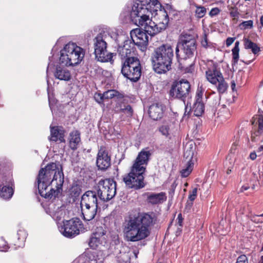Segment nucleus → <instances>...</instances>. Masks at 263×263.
I'll return each instance as SVG.
<instances>
[{
	"label": "nucleus",
	"mask_w": 263,
	"mask_h": 263,
	"mask_svg": "<svg viewBox=\"0 0 263 263\" xmlns=\"http://www.w3.org/2000/svg\"><path fill=\"white\" fill-rule=\"evenodd\" d=\"M156 221L154 213H138L130 214L123 223V232L127 241L135 242L147 237L150 229Z\"/></svg>",
	"instance_id": "nucleus-1"
},
{
	"label": "nucleus",
	"mask_w": 263,
	"mask_h": 263,
	"mask_svg": "<svg viewBox=\"0 0 263 263\" xmlns=\"http://www.w3.org/2000/svg\"><path fill=\"white\" fill-rule=\"evenodd\" d=\"M173 56V49L170 44H163L155 49L151 57L155 71L161 74L170 70Z\"/></svg>",
	"instance_id": "nucleus-2"
},
{
	"label": "nucleus",
	"mask_w": 263,
	"mask_h": 263,
	"mask_svg": "<svg viewBox=\"0 0 263 263\" xmlns=\"http://www.w3.org/2000/svg\"><path fill=\"white\" fill-rule=\"evenodd\" d=\"M153 12L154 11L148 10L147 8L136 9V8L132 7L130 14L132 22L151 36L154 35L155 32L158 31L157 29L153 28V25L155 26V22L151 18Z\"/></svg>",
	"instance_id": "nucleus-3"
},
{
	"label": "nucleus",
	"mask_w": 263,
	"mask_h": 263,
	"mask_svg": "<svg viewBox=\"0 0 263 263\" xmlns=\"http://www.w3.org/2000/svg\"><path fill=\"white\" fill-rule=\"evenodd\" d=\"M85 54L83 48L76 43L70 42L61 51L60 61L66 66L76 65L83 60Z\"/></svg>",
	"instance_id": "nucleus-4"
},
{
	"label": "nucleus",
	"mask_w": 263,
	"mask_h": 263,
	"mask_svg": "<svg viewBox=\"0 0 263 263\" xmlns=\"http://www.w3.org/2000/svg\"><path fill=\"white\" fill-rule=\"evenodd\" d=\"M196 53V41L194 35L183 33L179 38L175 49L176 58L186 59L193 57Z\"/></svg>",
	"instance_id": "nucleus-5"
},
{
	"label": "nucleus",
	"mask_w": 263,
	"mask_h": 263,
	"mask_svg": "<svg viewBox=\"0 0 263 263\" xmlns=\"http://www.w3.org/2000/svg\"><path fill=\"white\" fill-rule=\"evenodd\" d=\"M37 179L50 182L51 186L61 188L64 182V175L61 168L55 163H51L40 171Z\"/></svg>",
	"instance_id": "nucleus-6"
},
{
	"label": "nucleus",
	"mask_w": 263,
	"mask_h": 263,
	"mask_svg": "<svg viewBox=\"0 0 263 263\" xmlns=\"http://www.w3.org/2000/svg\"><path fill=\"white\" fill-rule=\"evenodd\" d=\"M205 76L209 82L217 86V90L219 93H222L226 91L228 88L227 83L221 72L217 69L216 64L212 61L208 64Z\"/></svg>",
	"instance_id": "nucleus-7"
},
{
	"label": "nucleus",
	"mask_w": 263,
	"mask_h": 263,
	"mask_svg": "<svg viewBox=\"0 0 263 263\" xmlns=\"http://www.w3.org/2000/svg\"><path fill=\"white\" fill-rule=\"evenodd\" d=\"M121 72L130 80L136 82L141 75V67L137 58H127L122 63Z\"/></svg>",
	"instance_id": "nucleus-8"
},
{
	"label": "nucleus",
	"mask_w": 263,
	"mask_h": 263,
	"mask_svg": "<svg viewBox=\"0 0 263 263\" xmlns=\"http://www.w3.org/2000/svg\"><path fill=\"white\" fill-rule=\"evenodd\" d=\"M98 187V196L104 201L111 200L116 194L117 184L113 179H102L99 181Z\"/></svg>",
	"instance_id": "nucleus-9"
},
{
	"label": "nucleus",
	"mask_w": 263,
	"mask_h": 263,
	"mask_svg": "<svg viewBox=\"0 0 263 263\" xmlns=\"http://www.w3.org/2000/svg\"><path fill=\"white\" fill-rule=\"evenodd\" d=\"M144 173L142 167L138 168L132 166L130 172L123 178V181L129 188L139 189L144 186Z\"/></svg>",
	"instance_id": "nucleus-10"
},
{
	"label": "nucleus",
	"mask_w": 263,
	"mask_h": 263,
	"mask_svg": "<svg viewBox=\"0 0 263 263\" xmlns=\"http://www.w3.org/2000/svg\"><path fill=\"white\" fill-rule=\"evenodd\" d=\"M106 35L99 34L94 39V49L96 58L98 61L106 62L111 60L112 53L107 52Z\"/></svg>",
	"instance_id": "nucleus-11"
},
{
	"label": "nucleus",
	"mask_w": 263,
	"mask_h": 263,
	"mask_svg": "<svg viewBox=\"0 0 263 263\" xmlns=\"http://www.w3.org/2000/svg\"><path fill=\"white\" fill-rule=\"evenodd\" d=\"M82 226V221L79 218H73L64 222L60 231L65 236L72 237L79 234Z\"/></svg>",
	"instance_id": "nucleus-12"
},
{
	"label": "nucleus",
	"mask_w": 263,
	"mask_h": 263,
	"mask_svg": "<svg viewBox=\"0 0 263 263\" xmlns=\"http://www.w3.org/2000/svg\"><path fill=\"white\" fill-rule=\"evenodd\" d=\"M190 87V83L187 80L182 79L172 85L170 94L175 98H184L189 94Z\"/></svg>",
	"instance_id": "nucleus-13"
},
{
	"label": "nucleus",
	"mask_w": 263,
	"mask_h": 263,
	"mask_svg": "<svg viewBox=\"0 0 263 263\" xmlns=\"http://www.w3.org/2000/svg\"><path fill=\"white\" fill-rule=\"evenodd\" d=\"M38 189L41 196L45 198L51 199L55 198L60 192L61 188L55 187L50 184V182L45 180H40L37 179Z\"/></svg>",
	"instance_id": "nucleus-14"
},
{
	"label": "nucleus",
	"mask_w": 263,
	"mask_h": 263,
	"mask_svg": "<svg viewBox=\"0 0 263 263\" xmlns=\"http://www.w3.org/2000/svg\"><path fill=\"white\" fill-rule=\"evenodd\" d=\"M107 241L106 231L103 227H97L92 234L89 245L90 248L96 249L100 245H104Z\"/></svg>",
	"instance_id": "nucleus-15"
},
{
	"label": "nucleus",
	"mask_w": 263,
	"mask_h": 263,
	"mask_svg": "<svg viewBox=\"0 0 263 263\" xmlns=\"http://www.w3.org/2000/svg\"><path fill=\"white\" fill-rule=\"evenodd\" d=\"M130 37L134 45H136L141 47L145 48L148 44V34L146 32L141 31L139 28H136L130 31Z\"/></svg>",
	"instance_id": "nucleus-16"
},
{
	"label": "nucleus",
	"mask_w": 263,
	"mask_h": 263,
	"mask_svg": "<svg viewBox=\"0 0 263 263\" xmlns=\"http://www.w3.org/2000/svg\"><path fill=\"white\" fill-rule=\"evenodd\" d=\"M97 166L100 170H107L111 164L110 157L105 147L101 146L98 152L97 158Z\"/></svg>",
	"instance_id": "nucleus-17"
},
{
	"label": "nucleus",
	"mask_w": 263,
	"mask_h": 263,
	"mask_svg": "<svg viewBox=\"0 0 263 263\" xmlns=\"http://www.w3.org/2000/svg\"><path fill=\"white\" fill-rule=\"evenodd\" d=\"M156 22H155V26L153 25V28L158 30L155 32V35L160 32L161 30H164L168 23L169 18L167 12L165 10H159L156 14Z\"/></svg>",
	"instance_id": "nucleus-18"
},
{
	"label": "nucleus",
	"mask_w": 263,
	"mask_h": 263,
	"mask_svg": "<svg viewBox=\"0 0 263 263\" xmlns=\"http://www.w3.org/2000/svg\"><path fill=\"white\" fill-rule=\"evenodd\" d=\"M118 52L122 60L127 58H134L133 57L134 52V45L131 41H124L123 45H120L118 48Z\"/></svg>",
	"instance_id": "nucleus-19"
},
{
	"label": "nucleus",
	"mask_w": 263,
	"mask_h": 263,
	"mask_svg": "<svg viewBox=\"0 0 263 263\" xmlns=\"http://www.w3.org/2000/svg\"><path fill=\"white\" fill-rule=\"evenodd\" d=\"M160 6L158 0H136L133 7L136 9L147 8V10L157 11V9Z\"/></svg>",
	"instance_id": "nucleus-20"
},
{
	"label": "nucleus",
	"mask_w": 263,
	"mask_h": 263,
	"mask_svg": "<svg viewBox=\"0 0 263 263\" xmlns=\"http://www.w3.org/2000/svg\"><path fill=\"white\" fill-rule=\"evenodd\" d=\"M203 92L201 89H198L195 97V101L192 107V111L195 116L202 115L204 110V105L202 101Z\"/></svg>",
	"instance_id": "nucleus-21"
},
{
	"label": "nucleus",
	"mask_w": 263,
	"mask_h": 263,
	"mask_svg": "<svg viewBox=\"0 0 263 263\" xmlns=\"http://www.w3.org/2000/svg\"><path fill=\"white\" fill-rule=\"evenodd\" d=\"M177 130V124L174 121H166L159 128V131L166 138H171Z\"/></svg>",
	"instance_id": "nucleus-22"
},
{
	"label": "nucleus",
	"mask_w": 263,
	"mask_h": 263,
	"mask_svg": "<svg viewBox=\"0 0 263 263\" xmlns=\"http://www.w3.org/2000/svg\"><path fill=\"white\" fill-rule=\"evenodd\" d=\"M81 205L98 206V198L95 191H88L82 196Z\"/></svg>",
	"instance_id": "nucleus-23"
},
{
	"label": "nucleus",
	"mask_w": 263,
	"mask_h": 263,
	"mask_svg": "<svg viewBox=\"0 0 263 263\" xmlns=\"http://www.w3.org/2000/svg\"><path fill=\"white\" fill-rule=\"evenodd\" d=\"M150 155L151 154L148 151H142L139 154L133 166L138 168L142 167L145 172V166L147 165Z\"/></svg>",
	"instance_id": "nucleus-24"
},
{
	"label": "nucleus",
	"mask_w": 263,
	"mask_h": 263,
	"mask_svg": "<svg viewBox=\"0 0 263 263\" xmlns=\"http://www.w3.org/2000/svg\"><path fill=\"white\" fill-rule=\"evenodd\" d=\"M163 105L158 103L152 104L148 109L149 117L154 120L160 119L163 117Z\"/></svg>",
	"instance_id": "nucleus-25"
},
{
	"label": "nucleus",
	"mask_w": 263,
	"mask_h": 263,
	"mask_svg": "<svg viewBox=\"0 0 263 263\" xmlns=\"http://www.w3.org/2000/svg\"><path fill=\"white\" fill-rule=\"evenodd\" d=\"M65 131L63 127L60 126H54L51 127L50 140L52 141H60L61 142H65L64 139Z\"/></svg>",
	"instance_id": "nucleus-26"
},
{
	"label": "nucleus",
	"mask_w": 263,
	"mask_h": 263,
	"mask_svg": "<svg viewBox=\"0 0 263 263\" xmlns=\"http://www.w3.org/2000/svg\"><path fill=\"white\" fill-rule=\"evenodd\" d=\"M54 76L56 79L65 81L70 80L71 77L70 71L67 68L63 66L57 67Z\"/></svg>",
	"instance_id": "nucleus-27"
},
{
	"label": "nucleus",
	"mask_w": 263,
	"mask_h": 263,
	"mask_svg": "<svg viewBox=\"0 0 263 263\" xmlns=\"http://www.w3.org/2000/svg\"><path fill=\"white\" fill-rule=\"evenodd\" d=\"M81 207L82 213L85 220L89 221L95 218L97 214L98 206L81 205Z\"/></svg>",
	"instance_id": "nucleus-28"
},
{
	"label": "nucleus",
	"mask_w": 263,
	"mask_h": 263,
	"mask_svg": "<svg viewBox=\"0 0 263 263\" xmlns=\"http://www.w3.org/2000/svg\"><path fill=\"white\" fill-rule=\"evenodd\" d=\"M166 200V196L164 193H152L147 197L148 202L153 204L161 203Z\"/></svg>",
	"instance_id": "nucleus-29"
},
{
	"label": "nucleus",
	"mask_w": 263,
	"mask_h": 263,
	"mask_svg": "<svg viewBox=\"0 0 263 263\" xmlns=\"http://www.w3.org/2000/svg\"><path fill=\"white\" fill-rule=\"evenodd\" d=\"M69 140L70 147L73 150L76 149L81 141L80 133L77 130L71 132Z\"/></svg>",
	"instance_id": "nucleus-30"
},
{
	"label": "nucleus",
	"mask_w": 263,
	"mask_h": 263,
	"mask_svg": "<svg viewBox=\"0 0 263 263\" xmlns=\"http://www.w3.org/2000/svg\"><path fill=\"white\" fill-rule=\"evenodd\" d=\"M13 194L12 187L7 185H0V197L4 199L10 198Z\"/></svg>",
	"instance_id": "nucleus-31"
},
{
	"label": "nucleus",
	"mask_w": 263,
	"mask_h": 263,
	"mask_svg": "<svg viewBox=\"0 0 263 263\" xmlns=\"http://www.w3.org/2000/svg\"><path fill=\"white\" fill-rule=\"evenodd\" d=\"M194 146L192 143H187L184 148V157L187 161H192L194 155Z\"/></svg>",
	"instance_id": "nucleus-32"
},
{
	"label": "nucleus",
	"mask_w": 263,
	"mask_h": 263,
	"mask_svg": "<svg viewBox=\"0 0 263 263\" xmlns=\"http://www.w3.org/2000/svg\"><path fill=\"white\" fill-rule=\"evenodd\" d=\"M244 42L245 48L251 49L254 54H255L259 52L260 48L256 43H253L248 39H245Z\"/></svg>",
	"instance_id": "nucleus-33"
},
{
	"label": "nucleus",
	"mask_w": 263,
	"mask_h": 263,
	"mask_svg": "<svg viewBox=\"0 0 263 263\" xmlns=\"http://www.w3.org/2000/svg\"><path fill=\"white\" fill-rule=\"evenodd\" d=\"M104 100L112 99L114 97L117 98H122L123 96L116 90L111 89L108 90L103 93Z\"/></svg>",
	"instance_id": "nucleus-34"
},
{
	"label": "nucleus",
	"mask_w": 263,
	"mask_h": 263,
	"mask_svg": "<svg viewBox=\"0 0 263 263\" xmlns=\"http://www.w3.org/2000/svg\"><path fill=\"white\" fill-rule=\"evenodd\" d=\"M228 9L230 15L232 18L233 22L236 23L238 21L239 15L237 8L235 6H229Z\"/></svg>",
	"instance_id": "nucleus-35"
},
{
	"label": "nucleus",
	"mask_w": 263,
	"mask_h": 263,
	"mask_svg": "<svg viewBox=\"0 0 263 263\" xmlns=\"http://www.w3.org/2000/svg\"><path fill=\"white\" fill-rule=\"evenodd\" d=\"M194 167V162L191 161H187L186 166L181 171L180 173L183 177H187L192 172Z\"/></svg>",
	"instance_id": "nucleus-36"
},
{
	"label": "nucleus",
	"mask_w": 263,
	"mask_h": 263,
	"mask_svg": "<svg viewBox=\"0 0 263 263\" xmlns=\"http://www.w3.org/2000/svg\"><path fill=\"white\" fill-rule=\"evenodd\" d=\"M239 42L237 41L235 43V46L232 49V54H233V62L234 64L237 63V62L239 59Z\"/></svg>",
	"instance_id": "nucleus-37"
},
{
	"label": "nucleus",
	"mask_w": 263,
	"mask_h": 263,
	"mask_svg": "<svg viewBox=\"0 0 263 263\" xmlns=\"http://www.w3.org/2000/svg\"><path fill=\"white\" fill-rule=\"evenodd\" d=\"M195 16L199 18L203 17L206 14V8L203 6H198L197 5H195Z\"/></svg>",
	"instance_id": "nucleus-38"
},
{
	"label": "nucleus",
	"mask_w": 263,
	"mask_h": 263,
	"mask_svg": "<svg viewBox=\"0 0 263 263\" xmlns=\"http://www.w3.org/2000/svg\"><path fill=\"white\" fill-rule=\"evenodd\" d=\"M81 193V189L79 185H76L71 187L70 194L73 200L79 197Z\"/></svg>",
	"instance_id": "nucleus-39"
},
{
	"label": "nucleus",
	"mask_w": 263,
	"mask_h": 263,
	"mask_svg": "<svg viewBox=\"0 0 263 263\" xmlns=\"http://www.w3.org/2000/svg\"><path fill=\"white\" fill-rule=\"evenodd\" d=\"M197 189L194 188L192 191H190L189 195V199L190 201H187V205L190 207H191L193 205V202L197 196Z\"/></svg>",
	"instance_id": "nucleus-40"
},
{
	"label": "nucleus",
	"mask_w": 263,
	"mask_h": 263,
	"mask_svg": "<svg viewBox=\"0 0 263 263\" xmlns=\"http://www.w3.org/2000/svg\"><path fill=\"white\" fill-rule=\"evenodd\" d=\"M257 128V130L253 133L252 138H254L255 136H258L263 133V120L260 119L258 120ZM252 141H254V140L252 139Z\"/></svg>",
	"instance_id": "nucleus-41"
},
{
	"label": "nucleus",
	"mask_w": 263,
	"mask_h": 263,
	"mask_svg": "<svg viewBox=\"0 0 263 263\" xmlns=\"http://www.w3.org/2000/svg\"><path fill=\"white\" fill-rule=\"evenodd\" d=\"M253 22L251 20L244 21L242 22L239 26L241 29H250L253 27Z\"/></svg>",
	"instance_id": "nucleus-42"
},
{
	"label": "nucleus",
	"mask_w": 263,
	"mask_h": 263,
	"mask_svg": "<svg viewBox=\"0 0 263 263\" xmlns=\"http://www.w3.org/2000/svg\"><path fill=\"white\" fill-rule=\"evenodd\" d=\"M127 105V104H124L122 102H118L116 106L115 107V109L118 112H122L123 111L124 108Z\"/></svg>",
	"instance_id": "nucleus-43"
},
{
	"label": "nucleus",
	"mask_w": 263,
	"mask_h": 263,
	"mask_svg": "<svg viewBox=\"0 0 263 263\" xmlns=\"http://www.w3.org/2000/svg\"><path fill=\"white\" fill-rule=\"evenodd\" d=\"M124 109L122 112L125 114L127 117H131L132 116L133 110L130 105H127L124 108Z\"/></svg>",
	"instance_id": "nucleus-44"
},
{
	"label": "nucleus",
	"mask_w": 263,
	"mask_h": 263,
	"mask_svg": "<svg viewBox=\"0 0 263 263\" xmlns=\"http://www.w3.org/2000/svg\"><path fill=\"white\" fill-rule=\"evenodd\" d=\"M201 44L202 46L205 48H207L210 46V44H211L210 42H209L208 39L207 37V35L204 33L203 39H202L201 41Z\"/></svg>",
	"instance_id": "nucleus-45"
},
{
	"label": "nucleus",
	"mask_w": 263,
	"mask_h": 263,
	"mask_svg": "<svg viewBox=\"0 0 263 263\" xmlns=\"http://www.w3.org/2000/svg\"><path fill=\"white\" fill-rule=\"evenodd\" d=\"M103 93H96L94 95L95 100L99 103H101L104 100Z\"/></svg>",
	"instance_id": "nucleus-46"
},
{
	"label": "nucleus",
	"mask_w": 263,
	"mask_h": 263,
	"mask_svg": "<svg viewBox=\"0 0 263 263\" xmlns=\"http://www.w3.org/2000/svg\"><path fill=\"white\" fill-rule=\"evenodd\" d=\"M236 263H249L248 257L245 255H241L237 258Z\"/></svg>",
	"instance_id": "nucleus-47"
},
{
	"label": "nucleus",
	"mask_w": 263,
	"mask_h": 263,
	"mask_svg": "<svg viewBox=\"0 0 263 263\" xmlns=\"http://www.w3.org/2000/svg\"><path fill=\"white\" fill-rule=\"evenodd\" d=\"M176 221H177V223L179 224V226L181 227L182 226L183 218L182 217V214L181 213H179L178 215V217L176 219Z\"/></svg>",
	"instance_id": "nucleus-48"
},
{
	"label": "nucleus",
	"mask_w": 263,
	"mask_h": 263,
	"mask_svg": "<svg viewBox=\"0 0 263 263\" xmlns=\"http://www.w3.org/2000/svg\"><path fill=\"white\" fill-rule=\"evenodd\" d=\"M220 12V10L218 8H213L211 11L210 12V13L209 14L211 15V16H214V15H217L218 13H219Z\"/></svg>",
	"instance_id": "nucleus-49"
},
{
	"label": "nucleus",
	"mask_w": 263,
	"mask_h": 263,
	"mask_svg": "<svg viewBox=\"0 0 263 263\" xmlns=\"http://www.w3.org/2000/svg\"><path fill=\"white\" fill-rule=\"evenodd\" d=\"M237 146H238V143L237 142L233 143V144L232 145V146H231V148L230 149L231 153H235V151L237 149Z\"/></svg>",
	"instance_id": "nucleus-50"
},
{
	"label": "nucleus",
	"mask_w": 263,
	"mask_h": 263,
	"mask_svg": "<svg viewBox=\"0 0 263 263\" xmlns=\"http://www.w3.org/2000/svg\"><path fill=\"white\" fill-rule=\"evenodd\" d=\"M17 235L18 236H21L22 237V239H25L26 238V232H25V231H24V230H20L17 232Z\"/></svg>",
	"instance_id": "nucleus-51"
},
{
	"label": "nucleus",
	"mask_w": 263,
	"mask_h": 263,
	"mask_svg": "<svg viewBox=\"0 0 263 263\" xmlns=\"http://www.w3.org/2000/svg\"><path fill=\"white\" fill-rule=\"evenodd\" d=\"M235 38L228 37L226 40V44L227 46H230L234 41Z\"/></svg>",
	"instance_id": "nucleus-52"
},
{
	"label": "nucleus",
	"mask_w": 263,
	"mask_h": 263,
	"mask_svg": "<svg viewBox=\"0 0 263 263\" xmlns=\"http://www.w3.org/2000/svg\"><path fill=\"white\" fill-rule=\"evenodd\" d=\"M256 157L257 155L255 152H252L250 154V158L252 160L256 159Z\"/></svg>",
	"instance_id": "nucleus-53"
},
{
	"label": "nucleus",
	"mask_w": 263,
	"mask_h": 263,
	"mask_svg": "<svg viewBox=\"0 0 263 263\" xmlns=\"http://www.w3.org/2000/svg\"><path fill=\"white\" fill-rule=\"evenodd\" d=\"M194 65L191 64L189 68H186V71L187 72H191V73L194 70Z\"/></svg>",
	"instance_id": "nucleus-54"
},
{
	"label": "nucleus",
	"mask_w": 263,
	"mask_h": 263,
	"mask_svg": "<svg viewBox=\"0 0 263 263\" xmlns=\"http://www.w3.org/2000/svg\"><path fill=\"white\" fill-rule=\"evenodd\" d=\"M259 216H260L259 215ZM259 216L258 215H256V216H254L252 217L251 218V220L253 221V222H258V218Z\"/></svg>",
	"instance_id": "nucleus-55"
},
{
	"label": "nucleus",
	"mask_w": 263,
	"mask_h": 263,
	"mask_svg": "<svg viewBox=\"0 0 263 263\" xmlns=\"http://www.w3.org/2000/svg\"><path fill=\"white\" fill-rule=\"evenodd\" d=\"M235 83L234 81L232 82L231 83V88L233 90H234V89L235 88Z\"/></svg>",
	"instance_id": "nucleus-56"
},
{
	"label": "nucleus",
	"mask_w": 263,
	"mask_h": 263,
	"mask_svg": "<svg viewBox=\"0 0 263 263\" xmlns=\"http://www.w3.org/2000/svg\"><path fill=\"white\" fill-rule=\"evenodd\" d=\"M249 189V187L248 186H242L241 187V191L242 192L244 191H246L248 189Z\"/></svg>",
	"instance_id": "nucleus-57"
},
{
	"label": "nucleus",
	"mask_w": 263,
	"mask_h": 263,
	"mask_svg": "<svg viewBox=\"0 0 263 263\" xmlns=\"http://www.w3.org/2000/svg\"><path fill=\"white\" fill-rule=\"evenodd\" d=\"M260 22L261 26L263 27V15L260 17Z\"/></svg>",
	"instance_id": "nucleus-58"
},
{
	"label": "nucleus",
	"mask_w": 263,
	"mask_h": 263,
	"mask_svg": "<svg viewBox=\"0 0 263 263\" xmlns=\"http://www.w3.org/2000/svg\"><path fill=\"white\" fill-rule=\"evenodd\" d=\"M232 172V170L231 168H229L227 169V174H230Z\"/></svg>",
	"instance_id": "nucleus-59"
},
{
	"label": "nucleus",
	"mask_w": 263,
	"mask_h": 263,
	"mask_svg": "<svg viewBox=\"0 0 263 263\" xmlns=\"http://www.w3.org/2000/svg\"><path fill=\"white\" fill-rule=\"evenodd\" d=\"M259 263H263V255L260 257Z\"/></svg>",
	"instance_id": "nucleus-60"
},
{
	"label": "nucleus",
	"mask_w": 263,
	"mask_h": 263,
	"mask_svg": "<svg viewBox=\"0 0 263 263\" xmlns=\"http://www.w3.org/2000/svg\"><path fill=\"white\" fill-rule=\"evenodd\" d=\"M259 149L260 151L263 150V145H261V146L259 147Z\"/></svg>",
	"instance_id": "nucleus-61"
},
{
	"label": "nucleus",
	"mask_w": 263,
	"mask_h": 263,
	"mask_svg": "<svg viewBox=\"0 0 263 263\" xmlns=\"http://www.w3.org/2000/svg\"><path fill=\"white\" fill-rule=\"evenodd\" d=\"M0 243H5V242L2 239H0Z\"/></svg>",
	"instance_id": "nucleus-62"
},
{
	"label": "nucleus",
	"mask_w": 263,
	"mask_h": 263,
	"mask_svg": "<svg viewBox=\"0 0 263 263\" xmlns=\"http://www.w3.org/2000/svg\"><path fill=\"white\" fill-rule=\"evenodd\" d=\"M185 186H187V183H186L185 184Z\"/></svg>",
	"instance_id": "nucleus-63"
},
{
	"label": "nucleus",
	"mask_w": 263,
	"mask_h": 263,
	"mask_svg": "<svg viewBox=\"0 0 263 263\" xmlns=\"http://www.w3.org/2000/svg\"><path fill=\"white\" fill-rule=\"evenodd\" d=\"M260 216L263 217V213L261 214Z\"/></svg>",
	"instance_id": "nucleus-64"
}]
</instances>
